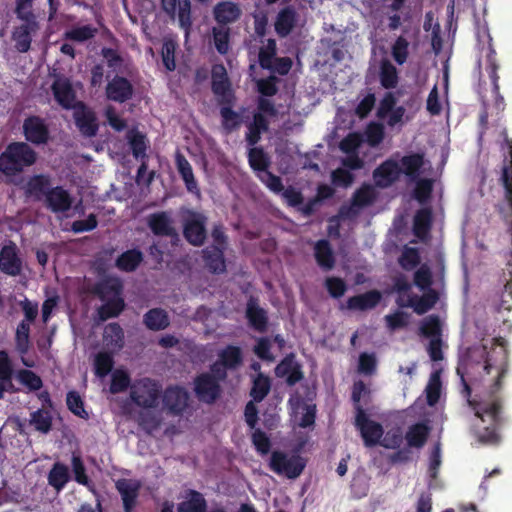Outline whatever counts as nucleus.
<instances>
[{
  "instance_id": "bb28decb",
  "label": "nucleus",
  "mask_w": 512,
  "mask_h": 512,
  "mask_svg": "<svg viewBox=\"0 0 512 512\" xmlns=\"http://www.w3.org/2000/svg\"><path fill=\"white\" fill-rule=\"evenodd\" d=\"M51 179L49 175L37 174L30 177L25 186V193L28 196L41 200L51 190Z\"/></svg>"
},
{
  "instance_id": "2eb2a0df",
  "label": "nucleus",
  "mask_w": 512,
  "mask_h": 512,
  "mask_svg": "<svg viewBox=\"0 0 512 512\" xmlns=\"http://www.w3.org/2000/svg\"><path fill=\"white\" fill-rule=\"evenodd\" d=\"M401 174L399 163L393 159H387L373 171V178L376 186L387 188L395 183Z\"/></svg>"
},
{
  "instance_id": "774afa93",
  "label": "nucleus",
  "mask_w": 512,
  "mask_h": 512,
  "mask_svg": "<svg viewBox=\"0 0 512 512\" xmlns=\"http://www.w3.org/2000/svg\"><path fill=\"white\" fill-rule=\"evenodd\" d=\"M432 282V272L426 264L420 266L415 271L414 284L421 290L428 289L432 285Z\"/></svg>"
},
{
  "instance_id": "cd10ccee",
  "label": "nucleus",
  "mask_w": 512,
  "mask_h": 512,
  "mask_svg": "<svg viewBox=\"0 0 512 512\" xmlns=\"http://www.w3.org/2000/svg\"><path fill=\"white\" fill-rule=\"evenodd\" d=\"M14 368L10 356L6 350L0 351V399L6 391L13 390Z\"/></svg>"
},
{
  "instance_id": "39448f33",
  "label": "nucleus",
  "mask_w": 512,
  "mask_h": 512,
  "mask_svg": "<svg viewBox=\"0 0 512 512\" xmlns=\"http://www.w3.org/2000/svg\"><path fill=\"white\" fill-rule=\"evenodd\" d=\"M193 391L199 402L212 405L222 396L223 389L219 381L209 372H202L193 380Z\"/></svg>"
},
{
  "instance_id": "0eeeda50",
  "label": "nucleus",
  "mask_w": 512,
  "mask_h": 512,
  "mask_svg": "<svg viewBox=\"0 0 512 512\" xmlns=\"http://www.w3.org/2000/svg\"><path fill=\"white\" fill-rule=\"evenodd\" d=\"M211 89L219 103L234 104L235 94L227 70L222 63L214 64L211 69Z\"/></svg>"
},
{
  "instance_id": "de8ad7c7",
  "label": "nucleus",
  "mask_w": 512,
  "mask_h": 512,
  "mask_svg": "<svg viewBox=\"0 0 512 512\" xmlns=\"http://www.w3.org/2000/svg\"><path fill=\"white\" fill-rule=\"evenodd\" d=\"M376 199L375 189L369 184H363L358 188L351 199V205L357 208L369 206Z\"/></svg>"
},
{
  "instance_id": "0e129e2a",
  "label": "nucleus",
  "mask_w": 512,
  "mask_h": 512,
  "mask_svg": "<svg viewBox=\"0 0 512 512\" xmlns=\"http://www.w3.org/2000/svg\"><path fill=\"white\" fill-rule=\"evenodd\" d=\"M19 381L26 386L30 391L40 390L43 386V382L40 376L35 372L23 369L18 372Z\"/></svg>"
},
{
  "instance_id": "7ed1b4c3",
  "label": "nucleus",
  "mask_w": 512,
  "mask_h": 512,
  "mask_svg": "<svg viewBox=\"0 0 512 512\" xmlns=\"http://www.w3.org/2000/svg\"><path fill=\"white\" fill-rule=\"evenodd\" d=\"M161 394L162 385L148 377L138 379L130 386L132 402L142 408H156Z\"/></svg>"
},
{
  "instance_id": "09e8293b",
  "label": "nucleus",
  "mask_w": 512,
  "mask_h": 512,
  "mask_svg": "<svg viewBox=\"0 0 512 512\" xmlns=\"http://www.w3.org/2000/svg\"><path fill=\"white\" fill-rule=\"evenodd\" d=\"M16 350L21 355H26L30 348V324L22 320L16 328L15 332Z\"/></svg>"
},
{
  "instance_id": "c9c22d12",
  "label": "nucleus",
  "mask_w": 512,
  "mask_h": 512,
  "mask_svg": "<svg viewBox=\"0 0 512 512\" xmlns=\"http://www.w3.org/2000/svg\"><path fill=\"white\" fill-rule=\"evenodd\" d=\"M47 480L48 484L57 492L62 491L66 484L70 481V473L68 467L61 462H55L48 473Z\"/></svg>"
},
{
  "instance_id": "aec40b11",
  "label": "nucleus",
  "mask_w": 512,
  "mask_h": 512,
  "mask_svg": "<svg viewBox=\"0 0 512 512\" xmlns=\"http://www.w3.org/2000/svg\"><path fill=\"white\" fill-rule=\"evenodd\" d=\"M242 12L239 6L231 1H222L213 8L214 19L218 26L228 27L229 24L236 22Z\"/></svg>"
},
{
  "instance_id": "6e6d98bb",
  "label": "nucleus",
  "mask_w": 512,
  "mask_h": 512,
  "mask_svg": "<svg viewBox=\"0 0 512 512\" xmlns=\"http://www.w3.org/2000/svg\"><path fill=\"white\" fill-rule=\"evenodd\" d=\"M32 7L33 0H16V17L24 23H38Z\"/></svg>"
},
{
  "instance_id": "a19ab883",
  "label": "nucleus",
  "mask_w": 512,
  "mask_h": 512,
  "mask_svg": "<svg viewBox=\"0 0 512 512\" xmlns=\"http://www.w3.org/2000/svg\"><path fill=\"white\" fill-rule=\"evenodd\" d=\"M432 224V212L428 208L416 212L413 221V233L419 239H425L429 234Z\"/></svg>"
},
{
  "instance_id": "4468645a",
  "label": "nucleus",
  "mask_w": 512,
  "mask_h": 512,
  "mask_svg": "<svg viewBox=\"0 0 512 512\" xmlns=\"http://www.w3.org/2000/svg\"><path fill=\"white\" fill-rule=\"evenodd\" d=\"M115 488L121 496L124 512H132L137 504L141 483L135 479L120 478L115 482Z\"/></svg>"
},
{
  "instance_id": "864d4df0",
  "label": "nucleus",
  "mask_w": 512,
  "mask_h": 512,
  "mask_svg": "<svg viewBox=\"0 0 512 512\" xmlns=\"http://www.w3.org/2000/svg\"><path fill=\"white\" fill-rule=\"evenodd\" d=\"M399 265L406 271L416 268L420 262L421 257L419 250L415 247L405 246L399 259Z\"/></svg>"
},
{
  "instance_id": "4d7b16f0",
  "label": "nucleus",
  "mask_w": 512,
  "mask_h": 512,
  "mask_svg": "<svg viewBox=\"0 0 512 512\" xmlns=\"http://www.w3.org/2000/svg\"><path fill=\"white\" fill-rule=\"evenodd\" d=\"M96 33V28L92 27L91 25H83L66 31L64 37L68 40L84 42L92 39Z\"/></svg>"
},
{
  "instance_id": "1a4fd4ad",
  "label": "nucleus",
  "mask_w": 512,
  "mask_h": 512,
  "mask_svg": "<svg viewBox=\"0 0 512 512\" xmlns=\"http://www.w3.org/2000/svg\"><path fill=\"white\" fill-rule=\"evenodd\" d=\"M355 426L360 431L366 447H373L380 443L384 430L380 423L370 420L364 409H359L355 415Z\"/></svg>"
},
{
  "instance_id": "9b49d317",
  "label": "nucleus",
  "mask_w": 512,
  "mask_h": 512,
  "mask_svg": "<svg viewBox=\"0 0 512 512\" xmlns=\"http://www.w3.org/2000/svg\"><path fill=\"white\" fill-rule=\"evenodd\" d=\"M396 102L394 94L387 92L381 99L376 112L377 118L382 122H386L390 127L400 123L405 114V108L403 106H396Z\"/></svg>"
},
{
  "instance_id": "49530a36",
  "label": "nucleus",
  "mask_w": 512,
  "mask_h": 512,
  "mask_svg": "<svg viewBox=\"0 0 512 512\" xmlns=\"http://www.w3.org/2000/svg\"><path fill=\"white\" fill-rule=\"evenodd\" d=\"M113 352L101 351L94 358V373L99 378H104L112 371L114 367Z\"/></svg>"
},
{
  "instance_id": "680f3d73",
  "label": "nucleus",
  "mask_w": 512,
  "mask_h": 512,
  "mask_svg": "<svg viewBox=\"0 0 512 512\" xmlns=\"http://www.w3.org/2000/svg\"><path fill=\"white\" fill-rule=\"evenodd\" d=\"M130 376L123 370H116L112 374L110 392L112 394H118L127 390L130 387Z\"/></svg>"
},
{
  "instance_id": "6ab92c4d",
  "label": "nucleus",
  "mask_w": 512,
  "mask_h": 512,
  "mask_svg": "<svg viewBox=\"0 0 512 512\" xmlns=\"http://www.w3.org/2000/svg\"><path fill=\"white\" fill-rule=\"evenodd\" d=\"M51 90L56 102L65 109L75 104L76 94L70 80L66 77H57L52 83Z\"/></svg>"
},
{
  "instance_id": "ddd939ff",
  "label": "nucleus",
  "mask_w": 512,
  "mask_h": 512,
  "mask_svg": "<svg viewBox=\"0 0 512 512\" xmlns=\"http://www.w3.org/2000/svg\"><path fill=\"white\" fill-rule=\"evenodd\" d=\"M161 6L172 19L177 14L180 27L188 32L192 25L190 0H161Z\"/></svg>"
},
{
  "instance_id": "603ef678",
  "label": "nucleus",
  "mask_w": 512,
  "mask_h": 512,
  "mask_svg": "<svg viewBox=\"0 0 512 512\" xmlns=\"http://www.w3.org/2000/svg\"><path fill=\"white\" fill-rule=\"evenodd\" d=\"M212 34L217 52L221 55L227 54L229 50L230 28L224 26L213 27Z\"/></svg>"
},
{
  "instance_id": "20e7f679",
  "label": "nucleus",
  "mask_w": 512,
  "mask_h": 512,
  "mask_svg": "<svg viewBox=\"0 0 512 512\" xmlns=\"http://www.w3.org/2000/svg\"><path fill=\"white\" fill-rule=\"evenodd\" d=\"M183 236L186 241L196 247L204 244L207 237V217L192 209H181Z\"/></svg>"
},
{
  "instance_id": "a878e982",
  "label": "nucleus",
  "mask_w": 512,
  "mask_h": 512,
  "mask_svg": "<svg viewBox=\"0 0 512 512\" xmlns=\"http://www.w3.org/2000/svg\"><path fill=\"white\" fill-rule=\"evenodd\" d=\"M123 283L119 278L108 277L99 281L94 287V293L101 301L122 297Z\"/></svg>"
},
{
  "instance_id": "f257e3e1",
  "label": "nucleus",
  "mask_w": 512,
  "mask_h": 512,
  "mask_svg": "<svg viewBox=\"0 0 512 512\" xmlns=\"http://www.w3.org/2000/svg\"><path fill=\"white\" fill-rule=\"evenodd\" d=\"M508 370L509 354L506 340L502 337L493 338L490 349L486 345L469 347L457 368L469 406L483 424H488L477 430L476 436L481 444L496 445L500 442L498 429L504 418L502 400L496 394L502 389Z\"/></svg>"
},
{
  "instance_id": "ea45409f",
  "label": "nucleus",
  "mask_w": 512,
  "mask_h": 512,
  "mask_svg": "<svg viewBox=\"0 0 512 512\" xmlns=\"http://www.w3.org/2000/svg\"><path fill=\"white\" fill-rule=\"evenodd\" d=\"M218 360L226 368L235 370L243 363V354L240 347L235 345H227L218 353Z\"/></svg>"
},
{
  "instance_id": "c85d7f7f",
  "label": "nucleus",
  "mask_w": 512,
  "mask_h": 512,
  "mask_svg": "<svg viewBox=\"0 0 512 512\" xmlns=\"http://www.w3.org/2000/svg\"><path fill=\"white\" fill-rule=\"evenodd\" d=\"M143 253L136 248L129 249L120 254L116 261L115 266L123 272H134L143 262Z\"/></svg>"
},
{
  "instance_id": "a18cd8bd",
  "label": "nucleus",
  "mask_w": 512,
  "mask_h": 512,
  "mask_svg": "<svg viewBox=\"0 0 512 512\" xmlns=\"http://www.w3.org/2000/svg\"><path fill=\"white\" fill-rule=\"evenodd\" d=\"M52 421L53 418L51 413L44 408L30 413L29 423L40 433H49L52 429Z\"/></svg>"
},
{
  "instance_id": "69168bd1",
  "label": "nucleus",
  "mask_w": 512,
  "mask_h": 512,
  "mask_svg": "<svg viewBox=\"0 0 512 512\" xmlns=\"http://www.w3.org/2000/svg\"><path fill=\"white\" fill-rule=\"evenodd\" d=\"M325 287L329 295L336 299L342 297L347 291L346 282L342 278L336 276L327 277L325 279Z\"/></svg>"
},
{
  "instance_id": "5701e85b",
  "label": "nucleus",
  "mask_w": 512,
  "mask_h": 512,
  "mask_svg": "<svg viewBox=\"0 0 512 512\" xmlns=\"http://www.w3.org/2000/svg\"><path fill=\"white\" fill-rule=\"evenodd\" d=\"M39 28L38 23H22L15 27L12 32V39L15 42V49L20 53H26L31 48V34Z\"/></svg>"
},
{
  "instance_id": "a211bd4d",
  "label": "nucleus",
  "mask_w": 512,
  "mask_h": 512,
  "mask_svg": "<svg viewBox=\"0 0 512 512\" xmlns=\"http://www.w3.org/2000/svg\"><path fill=\"white\" fill-rule=\"evenodd\" d=\"M172 224V218L167 211L152 213L147 218V225L155 236L177 237V231Z\"/></svg>"
},
{
  "instance_id": "e2e57ef3",
  "label": "nucleus",
  "mask_w": 512,
  "mask_h": 512,
  "mask_svg": "<svg viewBox=\"0 0 512 512\" xmlns=\"http://www.w3.org/2000/svg\"><path fill=\"white\" fill-rule=\"evenodd\" d=\"M252 443L256 449V451L261 455H266L269 453L271 449V440L268 435L262 431L260 428H255L252 436Z\"/></svg>"
},
{
  "instance_id": "423d86ee",
  "label": "nucleus",
  "mask_w": 512,
  "mask_h": 512,
  "mask_svg": "<svg viewBox=\"0 0 512 512\" xmlns=\"http://www.w3.org/2000/svg\"><path fill=\"white\" fill-rule=\"evenodd\" d=\"M269 466L275 473L294 479L301 475L306 463L299 455L289 458L284 452L274 451L271 454Z\"/></svg>"
},
{
  "instance_id": "052dcab7",
  "label": "nucleus",
  "mask_w": 512,
  "mask_h": 512,
  "mask_svg": "<svg viewBox=\"0 0 512 512\" xmlns=\"http://www.w3.org/2000/svg\"><path fill=\"white\" fill-rule=\"evenodd\" d=\"M66 404L74 415L83 419L88 418V413L84 409V402L78 392L69 391L66 396Z\"/></svg>"
},
{
  "instance_id": "338daca9",
  "label": "nucleus",
  "mask_w": 512,
  "mask_h": 512,
  "mask_svg": "<svg viewBox=\"0 0 512 512\" xmlns=\"http://www.w3.org/2000/svg\"><path fill=\"white\" fill-rule=\"evenodd\" d=\"M71 464L75 481L81 485L89 486L91 481L86 474V469L81 457L73 454Z\"/></svg>"
},
{
  "instance_id": "72a5a7b5",
  "label": "nucleus",
  "mask_w": 512,
  "mask_h": 512,
  "mask_svg": "<svg viewBox=\"0 0 512 512\" xmlns=\"http://www.w3.org/2000/svg\"><path fill=\"white\" fill-rule=\"evenodd\" d=\"M430 428L426 423L419 422L411 425L405 434L409 447L422 448L427 442Z\"/></svg>"
},
{
  "instance_id": "bf43d9fd",
  "label": "nucleus",
  "mask_w": 512,
  "mask_h": 512,
  "mask_svg": "<svg viewBox=\"0 0 512 512\" xmlns=\"http://www.w3.org/2000/svg\"><path fill=\"white\" fill-rule=\"evenodd\" d=\"M487 67L486 71L488 73V76L492 83V92H498L500 89L499 85V75H498V69L499 65L497 63L496 59V51L494 49H490L489 53L487 54Z\"/></svg>"
},
{
  "instance_id": "8fccbe9b",
  "label": "nucleus",
  "mask_w": 512,
  "mask_h": 512,
  "mask_svg": "<svg viewBox=\"0 0 512 512\" xmlns=\"http://www.w3.org/2000/svg\"><path fill=\"white\" fill-rule=\"evenodd\" d=\"M441 378L440 372L434 371L431 373L428 384L425 388L426 401L429 406H434L438 403L441 395Z\"/></svg>"
},
{
  "instance_id": "7c9ffc66",
  "label": "nucleus",
  "mask_w": 512,
  "mask_h": 512,
  "mask_svg": "<svg viewBox=\"0 0 512 512\" xmlns=\"http://www.w3.org/2000/svg\"><path fill=\"white\" fill-rule=\"evenodd\" d=\"M143 324L151 331H161L170 325V319L164 309L152 308L143 315Z\"/></svg>"
},
{
  "instance_id": "393cba45",
  "label": "nucleus",
  "mask_w": 512,
  "mask_h": 512,
  "mask_svg": "<svg viewBox=\"0 0 512 512\" xmlns=\"http://www.w3.org/2000/svg\"><path fill=\"white\" fill-rule=\"evenodd\" d=\"M314 258L323 271H330L334 268L336 259L332 246L327 239H321L315 243Z\"/></svg>"
},
{
  "instance_id": "f3484780",
  "label": "nucleus",
  "mask_w": 512,
  "mask_h": 512,
  "mask_svg": "<svg viewBox=\"0 0 512 512\" xmlns=\"http://www.w3.org/2000/svg\"><path fill=\"white\" fill-rule=\"evenodd\" d=\"M133 93V85L123 76H114L106 86V96L114 102L124 103L132 98Z\"/></svg>"
},
{
  "instance_id": "13d9d810",
  "label": "nucleus",
  "mask_w": 512,
  "mask_h": 512,
  "mask_svg": "<svg viewBox=\"0 0 512 512\" xmlns=\"http://www.w3.org/2000/svg\"><path fill=\"white\" fill-rule=\"evenodd\" d=\"M391 53L397 64L402 65L406 62L409 55V42L403 35L397 37L392 45Z\"/></svg>"
},
{
  "instance_id": "f8f14e48",
  "label": "nucleus",
  "mask_w": 512,
  "mask_h": 512,
  "mask_svg": "<svg viewBox=\"0 0 512 512\" xmlns=\"http://www.w3.org/2000/svg\"><path fill=\"white\" fill-rule=\"evenodd\" d=\"M189 394L181 386H169L162 395L163 406L173 416H180L188 407Z\"/></svg>"
},
{
  "instance_id": "412c9836",
  "label": "nucleus",
  "mask_w": 512,
  "mask_h": 512,
  "mask_svg": "<svg viewBox=\"0 0 512 512\" xmlns=\"http://www.w3.org/2000/svg\"><path fill=\"white\" fill-rule=\"evenodd\" d=\"M380 291L373 289L365 293L349 297L346 308L352 311H366L375 308L381 301Z\"/></svg>"
},
{
  "instance_id": "c03bdc74",
  "label": "nucleus",
  "mask_w": 512,
  "mask_h": 512,
  "mask_svg": "<svg viewBox=\"0 0 512 512\" xmlns=\"http://www.w3.org/2000/svg\"><path fill=\"white\" fill-rule=\"evenodd\" d=\"M419 333L429 339L442 337V323L438 315L431 314L425 317L420 324Z\"/></svg>"
},
{
  "instance_id": "5fc2aeb1",
  "label": "nucleus",
  "mask_w": 512,
  "mask_h": 512,
  "mask_svg": "<svg viewBox=\"0 0 512 512\" xmlns=\"http://www.w3.org/2000/svg\"><path fill=\"white\" fill-rule=\"evenodd\" d=\"M248 161L251 168L255 171L263 172L269 167V159L262 148H250L248 153Z\"/></svg>"
},
{
  "instance_id": "b1692460",
  "label": "nucleus",
  "mask_w": 512,
  "mask_h": 512,
  "mask_svg": "<svg viewBox=\"0 0 512 512\" xmlns=\"http://www.w3.org/2000/svg\"><path fill=\"white\" fill-rule=\"evenodd\" d=\"M218 246H208L203 250V260L205 266L212 274H222L226 272V262L224 251Z\"/></svg>"
},
{
  "instance_id": "58836bf2",
  "label": "nucleus",
  "mask_w": 512,
  "mask_h": 512,
  "mask_svg": "<svg viewBox=\"0 0 512 512\" xmlns=\"http://www.w3.org/2000/svg\"><path fill=\"white\" fill-rule=\"evenodd\" d=\"M178 512H206L207 501L203 494L196 490L187 492V499L178 504Z\"/></svg>"
},
{
  "instance_id": "6e6552de",
  "label": "nucleus",
  "mask_w": 512,
  "mask_h": 512,
  "mask_svg": "<svg viewBox=\"0 0 512 512\" xmlns=\"http://www.w3.org/2000/svg\"><path fill=\"white\" fill-rule=\"evenodd\" d=\"M275 376L285 380L287 386L292 387L304 379L302 364L297 361L294 353H289L276 365Z\"/></svg>"
},
{
  "instance_id": "2f4dec72",
  "label": "nucleus",
  "mask_w": 512,
  "mask_h": 512,
  "mask_svg": "<svg viewBox=\"0 0 512 512\" xmlns=\"http://www.w3.org/2000/svg\"><path fill=\"white\" fill-rule=\"evenodd\" d=\"M103 341L111 352L120 351L124 347V331L120 324L113 322L106 325L103 333Z\"/></svg>"
},
{
  "instance_id": "dca6fc26",
  "label": "nucleus",
  "mask_w": 512,
  "mask_h": 512,
  "mask_svg": "<svg viewBox=\"0 0 512 512\" xmlns=\"http://www.w3.org/2000/svg\"><path fill=\"white\" fill-rule=\"evenodd\" d=\"M44 203L47 209L51 212L65 213L69 211L73 204V199L70 193L62 186L52 187L44 198Z\"/></svg>"
},
{
  "instance_id": "473e14b6",
  "label": "nucleus",
  "mask_w": 512,
  "mask_h": 512,
  "mask_svg": "<svg viewBox=\"0 0 512 512\" xmlns=\"http://www.w3.org/2000/svg\"><path fill=\"white\" fill-rule=\"evenodd\" d=\"M423 165L424 155L421 153H412L400 159L402 174H405L411 180H416L419 177Z\"/></svg>"
},
{
  "instance_id": "f704fd0d",
  "label": "nucleus",
  "mask_w": 512,
  "mask_h": 512,
  "mask_svg": "<svg viewBox=\"0 0 512 512\" xmlns=\"http://www.w3.org/2000/svg\"><path fill=\"white\" fill-rule=\"evenodd\" d=\"M175 163L182 180L185 183L186 189L189 192H198V185L195 180L193 169L186 157L181 153H176Z\"/></svg>"
},
{
  "instance_id": "3c124183",
  "label": "nucleus",
  "mask_w": 512,
  "mask_h": 512,
  "mask_svg": "<svg viewBox=\"0 0 512 512\" xmlns=\"http://www.w3.org/2000/svg\"><path fill=\"white\" fill-rule=\"evenodd\" d=\"M380 83L385 89L395 88L398 83L396 67L389 61H383L380 67Z\"/></svg>"
},
{
  "instance_id": "9d476101",
  "label": "nucleus",
  "mask_w": 512,
  "mask_h": 512,
  "mask_svg": "<svg viewBox=\"0 0 512 512\" xmlns=\"http://www.w3.org/2000/svg\"><path fill=\"white\" fill-rule=\"evenodd\" d=\"M23 261L15 242L9 241L0 250V271L5 275L16 277L21 274Z\"/></svg>"
},
{
  "instance_id": "f03ea898",
  "label": "nucleus",
  "mask_w": 512,
  "mask_h": 512,
  "mask_svg": "<svg viewBox=\"0 0 512 512\" xmlns=\"http://www.w3.org/2000/svg\"><path fill=\"white\" fill-rule=\"evenodd\" d=\"M35 162L36 153L28 144L13 142L0 154V172L11 178Z\"/></svg>"
},
{
  "instance_id": "c756f323",
  "label": "nucleus",
  "mask_w": 512,
  "mask_h": 512,
  "mask_svg": "<svg viewBox=\"0 0 512 512\" xmlns=\"http://www.w3.org/2000/svg\"><path fill=\"white\" fill-rule=\"evenodd\" d=\"M127 140L135 159L148 160L147 149L149 147V140L146 135L139 130H127Z\"/></svg>"
},
{
  "instance_id": "4c0bfd02",
  "label": "nucleus",
  "mask_w": 512,
  "mask_h": 512,
  "mask_svg": "<svg viewBox=\"0 0 512 512\" xmlns=\"http://www.w3.org/2000/svg\"><path fill=\"white\" fill-rule=\"evenodd\" d=\"M73 116L77 128H98L95 113L83 102L75 103Z\"/></svg>"
},
{
  "instance_id": "4be33fe9",
  "label": "nucleus",
  "mask_w": 512,
  "mask_h": 512,
  "mask_svg": "<svg viewBox=\"0 0 512 512\" xmlns=\"http://www.w3.org/2000/svg\"><path fill=\"white\" fill-rule=\"evenodd\" d=\"M246 318L249 325L256 331L264 333L268 327V315L265 309L258 305L257 299L251 297L246 306Z\"/></svg>"
},
{
  "instance_id": "79ce46f5",
  "label": "nucleus",
  "mask_w": 512,
  "mask_h": 512,
  "mask_svg": "<svg viewBox=\"0 0 512 512\" xmlns=\"http://www.w3.org/2000/svg\"><path fill=\"white\" fill-rule=\"evenodd\" d=\"M124 308L125 302L122 297L105 300V303L97 309L98 318L100 321H106L118 317Z\"/></svg>"
},
{
  "instance_id": "37998d69",
  "label": "nucleus",
  "mask_w": 512,
  "mask_h": 512,
  "mask_svg": "<svg viewBox=\"0 0 512 512\" xmlns=\"http://www.w3.org/2000/svg\"><path fill=\"white\" fill-rule=\"evenodd\" d=\"M271 389L270 378L259 372L252 381V387L250 390V396L255 402H261L269 394Z\"/></svg>"
},
{
  "instance_id": "e433bc0d",
  "label": "nucleus",
  "mask_w": 512,
  "mask_h": 512,
  "mask_svg": "<svg viewBox=\"0 0 512 512\" xmlns=\"http://www.w3.org/2000/svg\"><path fill=\"white\" fill-rule=\"evenodd\" d=\"M296 24V12L291 7H285L277 15L275 31L280 37L288 36Z\"/></svg>"
}]
</instances>
